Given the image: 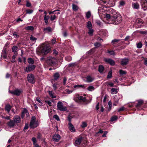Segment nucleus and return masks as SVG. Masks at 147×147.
I'll list each match as a JSON object with an SVG mask.
<instances>
[{
	"label": "nucleus",
	"mask_w": 147,
	"mask_h": 147,
	"mask_svg": "<svg viewBox=\"0 0 147 147\" xmlns=\"http://www.w3.org/2000/svg\"><path fill=\"white\" fill-rule=\"evenodd\" d=\"M106 8V7L103 8L102 7L98 8V11L100 16L104 18L110 24H117L120 23L121 19V15L115 12L111 13L110 14L106 13L105 11Z\"/></svg>",
	"instance_id": "1"
},
{
	"label": "nucleus",
	"mask_w": 147,
	"mask_h": 147,
	"mask_svg": "<svg viewBox=\"0 0 147 147\" xmlns=\"http://www.w3.org/2000/svg\"><path fill=\"white\" fill-rule=\"evenodd\" d=\"M37 50L38 52L42 55H45L50 52L51 50V48L50 47H38Z\"/></svg>",
	"instance_id": "2"
},
{
	"label": "nucleus",
	"mask_w": 147,
	"mask_h": 147,
	"mask_svg": "<svg viewBox=\"0 0 147 147\" xmlns=\"http://www.w3.org/2000/svg\"><path fill=\"white\" fill-rule=\"evenodd\" d=\"M46 62L49 65L53 66L56 64L57 61L55 58L50 56L47 57Z\"/></svg>",
	"instance_id": "3"
},
{
	"label": "nucleus",
	"mask_w": 147,
	"mask_h": 147,
	"mask_svg": "<svg viewBox=\"0 0 147 147\" xmlns=\"http://www.w3.org/2000/svg\"><path fill=\"white\" fill-rule=\"evenodd\" d=\"M57 109L61 111H65L67 110L66 107L63 106V103L61 101H59L57 105Z\"/></svg>",
	"instance_id": "4"
},
{
	"label": "nucleus",
	"mask_w": 147,
	"mask_h": 147,
	"mask_svg": "<svg viewBox=\"0 0 147 147\" xmlns=\"http://www.w3.org/2000/svg\"><path fill=\"white\" fill-rule=\"evenodd\" d=\"M27 79L28 82L31 84H34L35 82L34 76L32 74H30L28 75Z\"/></svg>",
	"instance_id": "5"
},
{
	"label": "nucleus",
	"mask_w": 147,
	"mask_h": 147,
	"mask_svg": "<svg viewBox=\"0 0 147 147\" xmlns=\"http://www.w3.org/2000/svg\"><path fill=\"white\" fill-rule=\"evenodd\" d=\"M36 66L32 64L28 65L25 69V71L27 72H30L33 71L35 69Z\"/></svg>",
	"instance_id": "6"
},
{
	"label": "nucleus",
	"mask_w": 147,
	"mask_h": 147,
	"mask_svg": "<svg viewBox=\"0 0 147 147\" xmlns=\"http://www.w3.org/2000/svg\"><path fill=\"white\" fill-rule=\"evenodd\" d=\"M9 92L12 94L17 96H19L22 92V90L21 89H16L12 91H10L9 90Z\"/></svg>",
	"instance_id": "7"
},
{
	"label": "nucleus",
	"mask_w": 147,
	"mask_h": 147,
	"mask_svg": "<svg viewBox=\"0 0 147 147\" xmlns=\"http://www.w3.org/2000/svg\"><path fill=\"white\" fill-rule=\"evenodd\" d=\"M58 11V10H57L56 11H53V12L50 11L49 12V14H52V15H51V20L53 21L55 19L56 17V14H58L59 13V12H57Z\"/></svg>",
	"instance_id": "8"
},
{
	"label": "nucleus",
	"mask_w": 147,
	"mask_h": 147,
	"mask_svg": "<svg viewBox=\"0 0 147 147\" xmlns=\"http://www.w3.org/2000/svg\"><path fill=\"white\" fill-rule=\"evenodd\" d=\"M13 120L17 125H18V124L20 123L21 121L20 117L18 115H16L14 116L13 118Z\"/></svg>",
	"instance_id": "9"
},
{
	"label": "nucleus",
	"mask_w": 147,
	"mask_h": 147,
	"mask_svg": "<svg viewBox=\"0 0 147 147\" xmlns=\"http://www.w3.org/2000/svg\"><path fill=\"white\" fill-rule=\"evenodd\" d=\"M82 138V137L81 136L77 138L74 143V145L76 146H78L80 145L81 142Z\"/></svg>",
	"instance_id": "10"
},
{
	"label": "nucleus",
	"mask_w": 147,
	"mask_h": 147,
	"mask_svg": "<svg viewBox=\"0 0 147 147\" xmlns=\"http://www.w3.org/2000/svg\"><path fill=\"white\" fill-rule=\"evenodd\" d=\"M104 60L106 62L109 63L111 65L113 66L115 65V61L111 59L105 58L104 59Z\"/></svg>",
	"instance_id": "11"
},
{
	"label": "nucleus",
	"mask_w": 147,
	"mask_h": 147,
	"mask_svg": "<svg viewBox=\"0 0 147 147\" xmlns=\"http://www.w3.org/2000/svg\"><path fill=\"white\" fill-rule=\"evenodd\" d=\"M38 125V123L37 122L30 121V128H34Z\"/></svg>",
	"instance_id": "12"
},
{
	"label": "nucleus",
	"mask_w": 147,
	"mask_h": 147,
	"mask_svg": "<svg viewBox=\"0 0 147 147\" xmlns=\"http://www.w3.org/2000/svg\"><path fill=\"white\" fill-rule=\"evenodd\" d=\"M60 136L58 134H55L53 137V140L55 142H58L60 139Z\"/></svg>",
	"instance_id": "13"
},
{
	"label": "nucleus",
	"mask_w": 147,
	"mask_h": 147,
	"mask_svg": "<svg viewBox=\"0 0 147 147\" xmlns=\"http://www.w3.org/2000/svg\"><path fill=\"white\" fill-rule=\"evenodd\" d=\"M128 59L125 58L121 59V64L122 65H126L128 63Z\"/></svg>",
	"instance_id": "14"
},
{
	"label": "nucleus",
	"mask_w": 147,
	"mask_h": 147,
	"mask_svg": "<svg viewBox=\"0 0 147 147\" xmlns=\"http://www.w3.org/2000/svg\"><path fill=\"white\" fill-rule=\"evenodd\" d=\"M55 42V39L53 38L51 42V43H49L48 42H46L43 44V45H44V46H47L48 45H53Z\"/></svg>",
	"instance_id": "15"
},
{
	"label": "nucleus",
	"mask_w": 147,
	"mask_h": 147,
	"mask_svg": "<svg viewBox=\"0 0 147 147\" xmlns=\"http://www.w3.org/2000/svg\"><path fill=\"white\" fill-rule=\"evenodd\" d=\"M16 124L13 120H11L7 123L8 125L10 127H13L16 125Z\"/></svg>",
	"instance_id": "16"
},
{
	"label": "nucleus",
	"mask_w": 147,
	"mask_h": 147,
	"mask_svg": "<svg viewBox=\"0 0 147 147\" xmlns=\"http://www.w3.org/2000/svg\"><path fill=\"white\" fill-rule=\"evenodd\" d=\"M103 3L105 4H107L110 3L113 5H114L115 3V0H104L102 1Z\"/></svg>",
	"instance_id": "17"
},
{
	"label": "nucleus",
	"mask_w": 147,
	"mask_h": 147,
	"mask_svg": "<svg viewBox=\"0 0 147 147\" xmlns=\"http://www.w3.org/2000/svg\"><path fill=\"white\" fill-rule=\"evenodd\" d=\"M68 127L69 128V130L71 132H75V129L71 123H68Z\"/></svg>",
	"instance_id": "18"
},
{
	"label": "nucleus",
	"mask_w": 147,
	"mask_h": 147,
	"mask_svg": "<svg viewBox=\"0 0 147 147\" xmlns=\"http://www.w3.org/2000/svg\"><path fill=\"white\" fill-rule=\"evenodd\" d=\"M87 81L88 82H92L94 80V79L92 78L90 76H87L86 78Z\"/></svg>",
	"instance_id": "19"
},
{
	"label": "nucleus",
	"mask_w": 147,
	"mask_h": 147,
	"mask_svg": "<svg viewBox=\"0 0 147 147\" xmlns=\"http://www.w3.org/2000/svg\"><path fill=\"white\" fill-rule=\"evenodd\" d=\"M60 75L57 72L55 73L53 75L54 80H57L58 79Z\"/></svg>",
	"instance_id": "20"
},
{
	"label": "nucleus",
	"mask_w": 147,
	"mask_h": 147,
	"mask_svg": "<svg viewBox=\"0 0 147 147\" xmlns=\"http://www.w3.org/2000/svg\"><path fill=\"white\" fill-rule=\"evenodd\" d=\"M104 67L102 65H100L98 67V71L100 73H102L104 70Z\"/></svg>",
	"instance_id": "21"
},
{
	"label": "nucleus",
	"mask_w": 147,
	"mask_h": 147,
	"mask_svg": "<svg viewBox=\"0 0 147 147\" xmlns=\"http://www.w3.org/2000/svg\"><path fill=\"white\" fill-rule=\"evenodd\" d=\"M120 42V40H119L114 39L112 41L111 43L112 45L119 44Z\"/></svg>",
	"instance_id": "22"
},
{
	"label": "nucleus",
	"mask_w": 147,
	"mask_h": 147,
	"mask_svg": "<svg viewBox=\"0 0 147 147\" xmlns=\"http://www.w3.org/2000/svg\"><path fill=\"white\" fill-rule=\"evenodd\" d=\"M11 108V106L9 104H7L6 105L5 107V109L6 111L8 113H9Z\"/></svg>",
	"instance_id": "23"
},
{
	"label": "nucleus",
	"mask_w": 147,
	"mask_h": 147,
	"mask_svg": "<svg viewBox=\"0 0 147 147\" xmlns=\"http://www.w3.org/2000/svg\"><path fill=\"white\" fill-rule=\"evenodd\" d=\"M49 93L50 96L52 98H55L56 97V96L54 95V93L53 91H49Z\"/></svg>",
	"instance_id": "24"
},
{
	"label": "nucleus",
	"mask_w": 147,
	"mask_h": 147,
	"mask_svg": "<svg viewBox=\"0 0 147 147\" xmlns=\"http://www.w3.org/2000/svg\"><path fill=\"white\" fill-rule=\"evenodd\" d=\"M28 113V111L26 109H24L22 111V117L23 118L24 116H25V114Z\"/></svg>",
	"instance_id": "25"
},
{
	"label": "nucleus",
	"mask_w": 147,
	"mask_h": 147,
	"mask_svg": "<svg viewBox=\"0 0 147 147\" xmlns=\"http://www.w3.org/2000/svg\"><path fill=\"white\" fill-rule=\"evenodd\" d=\"M87 27L88 29H92V26L91 23L90 21H88L87 23Z\"/></svg>",
	"instance_id": "26"
},
{
	"label": "nucleus",
	"mask_w": 147,
	"mask_h": 147,
	"mask_svg": "<svg viewBox=\"0 0 147 147\" xmlns=\"http://www.w3.org/2000/svg\"><path fill=\"white\" fill-rule=\"evenodd\" d=\"M117 89L114 88H112L111 90V93L112 94H116L117 92Z\"/></svg>",
	"instance_id": "27"
},
{
	"label": "nucleus",
	"mask_w": 147,
	"mask_h": 147,
	"mask_svg": "<svg viewBox=\"0 0 147 147\" xmlns=\"http://www.w3.org/2000/svg\"><path fill=\"white\" fill-rule=\"evenodd\" d=\"M78 100H81L83 102H85L86 100V98L82 96H78Z\"/></svg>",
	"instance_id": "28"
},
{
	"label": "nucleus",
	"mask_w": 147,
	"mask_h": 147,
	"mask_svg": "<svg viewBox=\"0 0 147 147\" xmlns=\"http://www.w3.org/2000/svg\"><path fill=\"white\" fill-rule=\"evenodd\" d=\"M112 77V71L110 70L108 72L107 77V79H110Z\"/></svg>",
	"instance_id": "29"
},
{
	"label": "nucleus",
	"mask_w": 147,
	"mask_h": 147,
	"mask_svg": "<svg viewBox=\"0 0 147 147\" xmlns=\"http://www.w3.org/2000/svg\"><path fill=\"white\" fill-rule=\"evenodd\" d=\"M28 61L30 64H33L34 63V61L33 59L31 58H29L28 59Z\"/></svg>",
	"instance_id": "30"
},
{
	"label": "nucleus",
	"mask_w": 147,
	"mask_h": 147,
	"mask_svg": "<svg viewBox=\"0 0 147 147\" xmlns=\"http://www.w3.org/2000/svg\"><path fill=\"white\" fill-rule=\"evenodd\" d=\"M87 123L85 122H83L82 123V124L81 125V127L82 128H84L87 127Z\"/></svg>",
	"instance_id": "31"
},
{
	"label": "nucleus",
	"mask_w": 147,
	"mask_h": 147,
	"mask_svg": "<svg viewBox=\"0 0 147 147\" xmlns=\"http://www.w3.org/2000/svg\"><path fill=\"white\" fill-rule=\"evenodd\" d=\"M143 100H139L138 101V103L136 105V107H138L140 106L143 103Z\"/></svg>",
	"instance_id": "32"
},
{
	"label": "nucleus",
	"mask_w": 147,
	"mask_h": 147,
	"mask_svg": "<svg viewBox=\"0 0 147 147\" xmlns=\"http://www.w3.org/2000/svg\"><path fill=\"white\" fill-rule=\"evenodd\" d=\"M44 30L45 32H51V29L49 27L44 28Z\"/></svg>",
	"instance_id": "33"
},
{
	"label": "nucleus",
	"mask_w": 147,
	"mask_h": 147,
	"mask_svg": "<svg viewBox=\"0 0 147 147\" xmlns=\"http://www.w3.org/2000/svg\"><path fill=\"white\" fill-rule=\"evenodd\" d=\"M133 6L134 8L138 9L139 7V5L137 3H134L133 4Z\"/></svg>",
	"instance_id": "34"
},
{
	"label": "nucleus",
	"mask_w": 147,
	"mask_h": 147,
	"mask_svg": "<svg viewBox=\"0 0 147 147\" xmlns=\"http://www.w3.org/2000/svg\"><path fill=\"white\" fill-rule=\"evenodd\" d=\"M65 60L68 61H70L72 60V57L70 56H67L65 57Z\"/></svg>",
	"instance_id": "35"
},
{
	"label": "nucleus",
	"mask_w": 147,
	"mask_h": 147,
	"mask_svg": "<svg viewBox=\"0 0 147 147\" xmlns=\"http://www.w3.org/2000/svg\"><path fill=\"white\" fill-rule=\"evenodd\" d=\"M9 51V49L7 48H5L4 47L3 49L2 53H7L8 52V51Z\"/></svg>",
	"instance_id": "36"
},
{
	"label": "nucleus",
	"mask_w": 147,
	"mask_h": 147,
	"mask_svg": "<svg viewBox=\"0 0 147 147\" xmlns=\"http://www.w3.org/2000/svg\"><path fill=\"white\" fill-rule=\"evenodd\" d=\"M91 15V14L90 11H88L86 13V17L87 18H90Z\"/></svg>",
	"instance_id": "37"
},
{
	"label": "nucleus",
	"mask_w": 147,
	"mask_h": 147,
	"mask_svg": "<svg viewBox=\"0 0 147 147\" xmlns=\"http://www.w3.org/2000/svg\"><path fill=\"white\" fill-rule=\"evenodd\" d=\"M18 49V47H13L12 48V51L15 53L17 51Z\"/></svg>",
	"instance_id": "38"
},
{
	"label": "nucleus",
	"mask_w": 147,
	"mask_h": 147,
	"mask_svg": "<svg viewBox=\"0 0 147 147\" xmlns=\"http://www.w3.org/2000/svg\"><path fill=\"white\" fill-rule=\"evenodd\" d=\"M119 73L120 75H123L125 74H126V72L125 71L123 70H119Z\"/></svg>",
	"instance_id": "39"
},
{
	"label": "nucleus",
	"mask_w": 147,
	"mask_h": 147,
	"mask_svg": "<svg viewBox=\"0 0 147 147\" xmlns=\"http://www.w3.org/2000/svg\"><path fill=\"white\" fill-rule=\"evenodd\" d=\"M133 38H132V36H127L125 38V40H132Z\"/></svg>",
	"instance_id": "40"
},
{
	"label": "nucleus",
	"mask_w": 147,
	"mask_h": 147,
	"mask_svg": "<svg viewBox=\"0 0 147 147\" xmlns=\"http://www.w3.org/2000/svg\"><path fill=\"white\" fill-rule=\"evenodd\" d=\"M74 88H83L84 87V86L83 85H82V84H80V85H74Z\"/></svg>",
	"instance_id": "41"
},
{
	"label": "nucleus",
	"mask_w": 147,
	"mask_h": 147,
	"mask_svg": "<svg viewBox=\"0 0 147 147\" xmlns=\"http://www.w3.org/2000/svg\"><path fill=\"white\" fill-rule=\"evenodd\" d=\"M117 118L118 117L117 116H113L111 118V121H113L116 120L117 119Z\"/></svg>",
	"instance_id": "42"
},
{
	"label": "nucleus",
	"mask_w": 147,
	"mask_h": 147,
	"mask_svg": "<svg viewBox=\"0 0 147 147\" xmlns=\"http://www.w3.org/2000/svg\"><path fill=\"white\" fill-rule=\"evenodd\" d=\"M32 140L33 142L34 145H35L36 144V138L34 137H33L32 139Z\"/></svg>",
	"instance_id": "43"
},
{
	"label": "nucleus",
	"mask_w": 147,
	"mask_h": 147,
	"mask_svg": "<svg viewBox=\"0 0 147 147\" xmlns=\"http://www.w3.org/2000/svg\"><path fill=\"white\" fill-rule=\"evenodd\" d=\"M107 86H110L111 87H113L114 86V84L111 82H108L107 83Z\"/></svg>",
	"instance_id": "44"
},
{
	"label": "nucleus",
	"mask_w": 147,
	"mask_h": 147,
	"mask_svg": "<svg viewBox=\"0 0 147 147\" xmlns=\"http://www.w3.org/2000/svg\"><path fill=\"white\" fill-rule=\"evenodd\" d=\"M34 29V28L32 26H29L26 28V29L28 30L29 31H32Z\"/></svg>",
	"instance_id": "45"
},
{
	"label": "nucleus",
	"mask_w": 147,
	"mask_h": 147,
	"mask_svg": "<svg viewBox=\"0 0 147 147\" xmlns=\"http://www.w3.org/2000/svg\"><path fill=\"white\" fill-rule=\"evenodd\" d=\"M94 32V30L92 29H89V32L88 33L90 36H92V33Z\"/></svg>",
	"instance_id": "46"
},
{
	"label": "nucleus",
	"mask_w": 147,
	"mask_h": 147,
	"mask_svg": "<svg viewBox=\"0 0 147 147\" xmlns=\"http://www.w3.org/2000/svg\"><path fill=\"white\" fill-rule=\"evenodd\" d=\"M17 55V54H15L12 57V60L11 61V62L12 63H14L15 61V59Z\"/></svg>",
	"instance_id": "47"
},
{
	"label": "nucleus",
	"mask_w": 147,
	"mask_h": 147,
	"mask_svg": "<svg viewBox=\"0 0 147 147\" xmlns=\"http://www.w3.org/2000/svg\"><path fill=\"white\" fill-rule=\"evenodd\" d=\"M87 89L90 91H92L94 90V88L93 86H89L88 88Z\"/></svg>",
	"instance_id": "48"
},
{
	"label": "nucleus",
	"mask_w": 147,
	"mask_h": 147,
	"mask_svg": "<svg viewBox=\"0 0 147 147\" xmlns=\"http://www.w3.org/2000/svg\"><path fill=\"white\" fill-rule=\"evenodd\" d=\"M73 9L74 11H76L78 9V6L74 4L73 5Z\"/></svg>",
	"instance_id": "49"
},
{
	"label": "nucleus",
	"mask_w": 147,
	"mask_h": 147,
	"mask_svg": "<svg viewBox=\"0 0 147 147\" xmlns=\"http://www.w3.org/2000/svg\"><path fill=\"white\" fill-rule=\"evenodd\" d=\"M49 17L48 16H46V15L44 17V19L45 22L46 23H47L48 22V20L49 19Z\"/></svg>",
	"instance_id": "50"
},
{
	"label": "nucleus",
	"mask_w": 147,
	"mask_h": 147,
	"mask_svg": "<svg viewBox=\"0 0 147 147\" xmlns=\"http://www.w3.org/2000/svg\"><path fill=\"white\" fill-rule=\"evenodd\" d=\"M1 56L4 59L6 58L7 57V53H3L2 52Z\"/></svg>",
	"instance_id": "51"
},
{
	"label": "nucleus",
	"mask_w": 147,
	"mask_h": 147,
	"mask_svg": "<svg viewBox=\"0 0 147 147\" xmlns=\"http://www.w3.org/2000/svg\"><path fill=\"white\" fill-rule=\"evenodd\" d=\"M53 118L57 121H59L60 120L59 116L57 115H55L53 116Z\"/></svg>",
	"instance_id": "52"
},
{
	"label": "nucleus",
	"mask_w": 147,
	"mask_h": 147,
	"mask_svg": "<svg viewBox=\"0 0 147 147\" xmlns=\"http://www.w3.org/2000/svg\"><path fill=\"white\" fill-rule=\"evenodd\" d=\"M125 4V2L123 1H121L119 2V6H123Z\"/></svg>",
	"instance_id": "53"
},
{
	"label": "nucleus",
	"mask_w": 147,
	"mask_h": 147,
	"mask_svg": "<svg viewBox=\"0 0 147 147\" xmlns=\"http://www.w3.org/2000/svg\"><path fill=\"white\" fill-rule=\"evenodd\" d=\"M30 39L33 41H35L36 38L33 36H31L30 38Z\"/></svg>",
	"instance_id": "54"
},
{
	"label": "nucleus",
	"mask_w": 147,
	"mask_h": 147,
	"mask_svg": "<svg viewBox=\"0 0 147 147\" xmlns=\"http://www.w3.org/2000/svg\"><path fill=\"white\" fill-rule=\"evenodd\" d=\"M26 13L28 14L31 13L33 11V10L32 9H28L26 10Z\"/></svg>",
	"instance_id": "55"
},
{
	"label": "nucleus",
	"mask_w": 147,
	"mask_h": 147,
	"mask_svg": "<svg viewBox=\"0 0 147 147\" xmlns=\"http://www.w3.org/2000/svg\"><path fill=\"white\" fill-rule=\"evenodd\" d=\"M36 117L34 116H32V117L30 121H35Z\"/></svg>",
	"instance_id": "56"
},
{
	"label": "nucleus",
	"mask_w": 147,
	"mask_h": 147,
	"mask_svg": "<svg viewBox=\"0 0 147 147\" xmlns=\"http://www.w3.org/2000/svg\"><path fill=\"white\" fill-rule=\"evenodd\" d=\"M45 102L49 106H51V105L52 103L51 101L48 100H45Z\"/></svg>",
	"instance_id": "57"
},
{
	"label": "nucleus",
	"mask_w": 147,
	"mask_h": 147,
	"mask_svg": "<svg viewBox=\"0 0 147 147\" xmlns=\"http://www.w3.org/2000/svg\"><path fill=\"white\" fill-rule=\"evenodd\" d=\"M36 100L40 103H42L41 101L40 100L39 97H36Z\"/></svg>",
	"instance_id": "58"
},
{
	"label": "nucleus",
	"mask_w": 147,
	"mask_h": 147,
	"mask_svg": "<svg viewBox=\"0 0 147 147\" xmlns=\"http://www.w3.org/2000/svg\"><path fill=\"white\" fill-rule=\"evenodd\" d=\"M41 137H42L41 134L39 133H38L37 134V138L40 139L41 138Z\"/></svg>",
	"instance_id": "59"
},
{
	"label": "nucleus",
	"mask_w": 147,
	"mask_h": 147,
	"mask_svg": "<svg viewBox=\"0 0 147 147\" xmlns=\"http://www.w3.org/2000/svg\"><path fill=\"white\" fill-rule=\"evenodd\" d=\"M13 35L14 36V37L15 38H18L19 37V35L16 32L13 33Z\"/></svg>",
	"instance_id": "60"
},
{
	"label": "nucleus",
	"mask_w": 147,
	"mask_h": 147,
	"mask_svg": "<svg viewBox=\"0 0 147 147\" xmlns=\"http://www.w3.org/2000/svg\"><path fill=\"white\" fill-rule=\"evenodd\" d=\"M103 133V131L101 130H100L98 132H96V136H97L98 134L100 133V134H102Z\"/></svg>",
	"instance_id": "61"
},
{
	"label": "nucleus",
	"mask_w": 147,
	"mask_h": 147,
	"mask_svg": "<svg viewBox=\"0 0 147 147\" xmlns=\"http://www.w3.org/2000/svg\"><path fill=\"white\" fill-rule=\"evenodd\" d=\"M144 64L147 66V58H145L144 60Z\"/></svg>",
	"instance_id": "62"
},
{
	"label": "nucleus",
	"mask_w": 147,
	"mask_h": 147,
	"mask_svg": "<svg viewBox=\"0 0 147 147\" xmlns=\"http://www.w3.org/2000/svg\"><path fill=\"white\" fill-rule=\"evenodd\" d=\"M111 55H115V52L114 51H109L108 52Z\"/></svg>",
	"instance_id": "63"
},
{
	"label": "nucleus",
	"mask_w": 147,
	"mask_h": 147,
	"mask_svg": "<svg viewBox=\"0 0 147 147\" xmlns=\"http://www.w3.org/2000/svg\"><path fill=\"white\" fill-rule=\"evenodd\" d=\"M124 107H122L120 108H119L118 109V112H120V111H123L124 110Z\"/></svg>",
	"instance_id": "64"
}]
</instances>
